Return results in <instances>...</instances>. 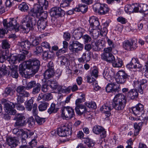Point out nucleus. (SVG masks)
Wrapping results in <instances>:
<instances>
[{
	"mask_svg": "<svg viewBox=\"0 0 148 148\" xmlns=\"http://www.w3.org/2000/svg\"><path fill=\"white\" fill-rule=\"evenodd\" d=\"M49 104V103L47 102H41L38 107L39 110L40 111L45 110L47 109Z\"/></svg>",
	"mask_w": 148,
	"mask_h": 148,
	"instance_id": "obj_42",
	"label": "nucleus"
},
{
	"mask_svg": "<svg viewBox=\"0 0 148 148\" xmlns=\"http://www.w3.org/2000/svg\"><path fill=\"white\" fill-rule=\"evenodd\" d=\"M37 108V104L36 103L34 104L33 106L32 113L33 115L35 116H37L38 113Z\"/></svg>",
	"mask_w": 148,
	"mask_h": 148,
	"instance_id": "obj_57",
	"label": "nucleus"
},
{
	"mask_svg": "<svg viewBox=\"0 0 148 148\" xmlns=\"http://www.w3.org/2000/svg\"><path fill=\"white\" fill-rule=\"evenodd\" d=\"M136 42L135 39L125 40L123 42V47L125 50L128 51L133 50L137 47Z\"/></svg>",
	"mask_w": 148,
	"mask_h": 148,
	"instance_id": "obj_12",
	"label": "nucleus"
},
{
	"mask_svg": "<svg viewBox=\"0 0 148 148\" xmlns=\"http://www.w3.org/2000/svg\"><path fill=\"white\" fill-rule=\"evenodd\" d=\"M50 14L51 16L62 17L65 14V12L59 7H55L51 9Z\"/></svg>",
	"mask_w": 148,
	"mask_h": 148,
	"instance_id": "obj_16",
	"label": "nucleus"
},
{
	"mask_svg": "<svg viewBox=\"0 0 148 148\" xmlns=\"http://www.w3.org/2000/svg\"><path fill=\"white\" fill-rule=\"evenodd\" d=\"M133 4L132 5H127L125 6V11H127L128 12H133Z\"/></svg>",
	"mask_w": 148,
	"mask_h": 148,
	"instance_id": "obj_63",
	"label": "nucleus"
},
{
	"mask_svg": "<svg viewBox=\"0 0 148 148\" xmlns=\"http://www.w3.org/2000/svg\"><path fill=\"white\" fill-rule=\"evenodd\" d=\"M41 46L44 48L50 50L51 47L50 44L48 42L45 41L42 42L41 44Z\"/></svg>",
	"mask_w": 148,
	"mask_h": 148,
	"instance_id": "obj_60",
	"label": "nucleus"
},
{
	"mask_svg": "<svg viewBox=\"0 0 148 148\" xmlns=\"http://www.w3.org/2000/svg\"><path fill=\"white\" fill-rule=\"evenodd\" d=\"M43 51V49L41 47L37 46L35 50L34 51V53L37 55H40Z\"/></svg>",
	"mask_w": 148,
	"mask_h": 148,
	"instance_id": "obj_52",
	"label": "nucleus"
},
{
	"mask_svg": "<svg viewBox=\"0 0 148 148\" xmlns=\"http://www.w3.org/2000/svg\"><path fill=\"white\" fill-rule=\"evenodd\" d=\"M38 2L39 4H36L34 5L33 7L31 8L30 9H34L35 6L38 5L40 7H41V8L42 9H44V10H46L48 7V2L47 0H38Z\"/></svg>",
	"mask_w": 148,
	"mask_h": 148,
	"instance_id": "obj_27",
	"label": "nucleus"
},
{
	"mask_svg": "<svg viewBox=\"0 0 148 148\" xmlns=\"http://www.w3.org/2000/svg\"><path fill=\"white\" fill-rule=\"evenodd\" d=\"M27 123L30 127H32L35 124V121L33 117L29 118L27 121Z\"/></svg>",
	"mask_w": 148,
	"mask_h": 148,
	"instance_id": "obj_64",
	"label": "nucleus"
},
{
	"mask_svg": "<svg viewBox=\"0 0 148 148\" xmlns=\"http://www.w3.org/2000/svg\"><path fill=\"white\" fill-rule=\"evenodd\" d=\"M84 143L89 147H92L95 145V143L89 138H86Z\"/></svg>",
	"mask_w": 148,
	"mask_h": 148,
	"instance_id": "obj_49",
	"label": "nucleus"
},
{
	"mask_svg": "<svg viewBox=\"0 0 148 148\" xmlns=\"http://www.w3.org/2000/svg\"><path fill=\"white\" fill-rule=\"evenodd\" d=\"M17 66L16 65H11L9 66L10 71V75L13 78H17L18 76V73Z\"/></svg>",
	"mask_w": 148,
	"mask_h": 148,
	"instance_id": "obj_28",
	"label": "nucleus"
},
{
	"mask_svg": "<svg viewBox=\"0 0 148 148\" xmlns=\"http://www.w3.org/2000/svg\"><path fill=\"white\" fill-rule=\"evenodd\" d=\"M93 132L97 134H100V137L101 138L105 137L106 136V131L101 126L99 125L95 126L93 128Z\"/></svg>",
	"mask_w": 148,
	"mask_h": 148,
	"instance_id": "obj_18",
	"label": "nucleus"
},
{
	"mask_svg": "<svg viewBox=\"0 0 148 148\" xmlns=\"http://www.w3.org/2000/svg\"><path fill=\"white\" fill-rule=\"evenodd\" d=\"M98 70L96 69H94L91 73L90 76H87V82L88 83L92 82L95 80L94 78H97L98 77Z\"/></svg>",
	"mask_w": 148,
	"mask_h": 148,
	"instance_id": "obj_24",
	"label": "nucleus"
},
{
	"mask_svg": "<svg viewBox=\"0 0 148 148\" xmlns=\"http://www.w3.org/2000/svg\"><path fill=\"white\" fill-rule=\"evenodd\" d=\"M97 29L93 28L90 29V28L89 29L90 34L92 36L94 39H96L99 35V31L97 30Z\"/></svg>",
	"mask_w": 148,
	"mask_h": 148,
	"instance_id": "obj_39",
	"label": "nucleus"
},
{
	"mask_svg": "<svg viewBox=\"0 0 148 148\" xmlns=\"http://www.w3.org/2000/svg\"><path fill=\"white\" fill-rule=\"evenodd\" d=\"M73 34L75 39H79L83 36V33L81 30L79 29H75L73 33Z\"/></svg>",
	"mask_w": 148,
	"mask_h": 148,
	"instance_id": "obj_34",
	"label": "nucleus"
},
{
	"mask_svg": "<svg viewBox=\"0 0 148 148\" xmlns=\"http://www.w3.org/2000/svg\"><path fill=\"white\" fill-rule=\"evenodd\" d=\"M21 52L23 54H19L17 56V58H18L17 61L18 62L23 60L25 59V55H27L29 53L27 50H22Z\"/></svg>",
	"mask_w": 148,
	"mask_h": 148,
	"instance_id": "obj_38",
	"label": "nucleus"
},
{
	"mask_svg": "<svg viewBox=\"0 0 148 148\" xmlns=\"http://www.w3.org/2000/svg\"><path fill=\"white\" fill-rule=\"evenodd\" d=\"M147 82V81L146 79H143L140 80H138L137 81L134 82V86L135 87H137L136 85L137 84L138 86V91L141 94L143 93V89L142 88V86L143 85H146Z\"/></svg>",
	"mask_w": 148,
	"mask_h": 148,
	"instance_id": "obj_21",
	"label": "nucleus"
},
{
	"mask_svg": "<svg viewBox=\"0 0 148 148\" xmlns=\"http://www.w3.org/2000/svg\"><path fill=\"white\" fill-rule=\"evenodd\" d=\"M57 134L60 136L66 137L70 135L71 132L69 128L63 125L58 129Z\"/></svg>",
	"mask_w": 148,
	"mask_h": 148,
	"instance_id": "obj_14",
	"label": "nucleus"
},
{
	"mask_svg": "<svg viewBox=\"0 0 148 148\" xmlns=\"http://www.w3.org/2000/svg\"><path fill=\"white\" fill-rule=\"evenodd\" d=\"M104 77L107 80H109V79L111 75L110 74L109 70L108 69H106L104 70L103 74Z\"/></svg>",
	"mask_w": 148,
	"mask_h": 148,
	"instance_id": "obj_51",
	"label": "nucleus"
},
{
	"mask_svg": "<svg viewBox=\"0 0 148 148\" xmlns=\"http://www.w3.org/2000/svg\"><path fill=\"white\" fill-rule=\"evenodd\" d=\"M25 118L22 114H16L14 120L16 121L14 124L15 126H23L26 123Z\"/></svg>",
	"mask_w": 148,
	"mask_h": 148,
	"instance_id": "obj_15",
	"label": "nucleus"
},
{
	"mask_svg": "<svg viewBox=\"0 0 148 148\" xmlns=\"http://www.w3.org/2000/svg\"><path fill=\"white\" fill-rule=\"evenodd\" d=\"M113 108L112 106L111 107L110 104L107 103L102 106L100 108V110L103 112L108 115L110 114V111Z\"/></svg>",
	"mask_w": 148,
	"mask_h": 148,
	"instance_id": "obj_26",
	"label": "nucleus"
},
{
	"mask_svg": "<svg viewBox=\"0 0 148 148\" xmlns=\"http://www.w3.org/2000/svg\"><path fill=\"white\" fill-rule=\"evenodd\" d=\"M126 67L129 69H137L142 68V66L140 64L138 59L136 58H133L131 62L127 64Z\"/></svg>",
	"mask_w": 148,
	"mask_h": 148,
	"instance_id": "obj_19",
	"label": "nucleus"
},
{
	"mask_svg": "<svg viewBox=\"0 0 148 148\" xmlns=\"http://www.w3.org/2000/svg\"><path fill=\"white\" fill-rule=\"evenodd\" d=\"M34 9H30L28 12V14L23 16V17L28 18V17L39 18V20H45L47 17V12L44 11V9L37 5Z\"/></svg>",
	"mask_w": 148,
	"mask_h": 148,
	"instance_id": "obj_3",
	"label": "nucleus"
},
{
	"mask_svg": "<svg viewBox=\"0 0 148 148\" xmlns=\"http://www.w3.org/2000/svg\"><path fill=\"white\" fill-rule=\"evenodd\" d=\"M47 83L49 85L50 87L53 90L57 89L59 92L62 91V86L58 85L55 81L49 80L47 81Z\"/></svg>",
	"mask_w": 148,
	"mask_h": 148,
	"instance_id": "obj_23",
	"label": "nucleus"
},
{
	"mask_svg": "<svg viewBox=\"0 0 148 148\" xmlns=\"http://www.w3.org/2000/svg\"><path fill=\"white\" fill-rule=\"evenodd\" d=\"M47 21L45 20H39L37 24V21L35 17H28V18L23 17L21 23H26L25 32L27 33L31 30L34 29L36 30L41 31L45 29L47 25Z\"/></svg>",
	"mask_w": 148,
	"mask_h": 148,
	"instance_id": "obj_1",
	"label": "nucleus"
},
{
	"mask_svg": "<svg viewBox=\"0 0 148 148\" xmlns=\"http://www.w3.org/2000/svg\"><path fill=\"white\" fill-rule=\"evenodd\" d=\"M54 74V70L47 69L44 73L45 79H48L53 77Z\"/></svg>",
	"mask_w": 148,
	"mask_h": 148,
	"instance_id": "obj_33",
	"label": "nucleus"
},
{
	"mask_svg": "<svg viewBox=\"0 0 148 148\" xmlns=\"http://www.w3.org/2000/svg\"><path fill=\"white\" fill-rule=\"evenodd\" d=\"M89 22L90 26L92 29H100L101 26L98 18L94 16H92L90 18Z\"/></svg>",
	"mask_w": 148,
	"mask_h": 148,
	"instance_id": "obj_20",
	"label": "nucleus"
},
{
	"mask_svg": "<svg viewBox=\"0 0 148 148\" xmlns=\"http://www.w3.org/2000/svg\"><path fill=\"white\" fill-rule=\"evenodd\" d=\"M104 41L103 40H99L94 43V44L96 45L97 47L98 48V49L99 50H100L102 47V43Z\"/></svg>",
	"mask_w": 148,
	"mask_h": 148,
	"instance_id": "obj_56",
	"label": "nucleus"
},
{
	"mask_svg": "<svg viewBox=\"0 0 148 148\" xmlns=\"http://www.w3.org/2000/svg\"><path fill=\"white\" fill-rule=\"evenodd\" d=\"M13 132L14 134H15L18 136L21 135L22 137L24 136V138H27L28 134L27 132L25 131L23 129H14Z\"/></svg>",
	"mask_w": 148,
	"mask_h": 148,
	"instance_id": "obj_31",
	"label": "nucleus"
},
{
	"mask_svg": "<svg viewBox=\"0 0 148 148\" xmlns=\"http://www.w3.org/2000/svg\"><path fill=\"white\" fill-rule=\"evenodd\" d=\"M61 64L62 65L68 64L69 61L68 59L64 56H61L60 58Z\"/></svg>",
	"mask_w": 148,
	"mask_h": 148,
	"instance_id": "obj_59",
	"label": "nucleus"
},
{
	"mask_svg": "<svg viewBox=\"0 0 148 148\" xmlns=\"http://www.w3.org/2000/svg\"><path fill=\"white\" fill-rule=\"evenodd\" d=\"M69 49L70 51L74 53H78L83 49L84 45L76 40L70 42Z\"/></svg>",
	"mask_w": 148,
	"mask_h": 148,
	"instance_id": "obj_9",
	"label": "nucleus"
},
{
	"mask_svg": "<svg viewBox=\"0 0 148 148\" xmlns=\"http://www.w3.org/2000/svg\"><path fill=\"white\" fill-rule=\"evenodd\" d=\"M119 86L114 83H108L106 87V90L108 92H119L120 90Z\"/></svg>",
	"mask_w": 148,
	"mask_h": 148,
	"instance_id": "obj_17",
	"label": "nucleus"
},
{
	"mask_svg": "<svg viewBox=\"0 0 148 148\" xmlns=\"http://www.w3.org/2000/svg\"><path fill=\"white\" fill-rule=\"evenodd\" d=\"M84 41L86 43H88L90 42L91 40V37L88 35L86 34L82 36Z\"/></svg>",
	"mask_w": 148,
	"mask_h": 148,
	"instance_id": "obj_61",
	"label": "nucleus"
},
{
	"mask_svg": "<svg viewBox=\"0 0 148 148\" xmlns=\"http://www.w3.org/2000/svg\"><path fill=\"white\" fill-rule=\"evenodd\" d=\"M93 9L95 12H97L100 14L104 15L108 12L109 8L107 4L97 3L95 4Z\"/></svg>",
	"mask_w": 148,
	"mask_h": 148,
	"instance_id": "obj_10",
	"label": "nucleus"
},
{
	"mask_svg": "<svg viewBox=\"0 0 148 148\" xmlns=\"http://www.w3.org/2000/svg\"><path fill=\"white\" fill-rule=\"evenodd\" d=\"M17 45L20 46L22 49L28 50L29 48L31 45L30 42L27 40H25L21 42H18Z\"/></svg>",
	"mask_w": 148,
	"mask_h": 148,
	"instance_id": "obj_30",
	"label": "nucleus"
},
{
	"mask_svg": "<svg viewBox=\"0 0 148 148\" xmlns=\"http://www.w3.org/2000/svg\"><path fill=\"white\" fill-rule=\"evenodd\" d=\"M132 111L134 114L139 117L138 119L144 121H147L148 119V116L144 114V106L141 103H139L135 107H133Z\"/></svg>",
	"mask_w": 148,
	"mask_h": 148,
	"instance_id": "obj_6",
	"label": "nucleus"
},
{
	"mask_svg": "<svg viewBox=\"0 0 148 148\" xmlns=\"http://www.w3.org/2000/svg\"><path fill=\"white\" fill-rule=\"evenodd\" d=\"M52 98V95L50 93H47L45 94L44 100L48 101L51 99Z\"/></svg>",
	"mask_w": 148,
	"mask_h": 148,
	"instance_id": "obj_62",
	"label": "nucleus"
},
{
	"mask_svg": "<svg viewBox=\"0 0 148 148\" xmlns=\"http://www.w3.org/2000/svg\"><path fill=\"white\" fill-rule=\"evenodd\" d=\"M101 59L107 62L111 63L114 60V56L112 54H102L101 55Z\"/></svg>",
	"mask_w": 148,
	"mask_h": 148,
	"instance_id": "obj_22",
	"label": "nucleus"
},
{
	"mask_svg": "<svg viewBox=\"0 0 148 148\" xmlns=\"http://www.w3.org/2000/svg\"><path fill=\"white\" fill-rule=\"evenodd\" d=\"M117 21L123 24L126 23L127 22V20L125 18L120 16L117 19Z\"/></svg>",
	"mask_w": 148,
	"mask_h": 148,
	"instance_id": "obj_55",
	"label": "nucleus"
},
{
	"mask_svg": "<svg viewBox=\"0 0 148 148\" xmlns=\"http://www.w3.org/2000/svg\"><path fill=\"white\" fill-rule=\"evenodd\" d=\"M59 110V108L56 106V104L53 103L51 104L47 111L48 113L51 114L57 113Z\"/></svg>",
	"mask_w": 148,
	"mask_h": 148,
	"instance_id": "obj_32",
	"label": "nucleus"
},
{
	"mask_svg": "<svg viewBox=\"0 0 148 148\" xmlns=\"http://www.w3.org/2000/svg\"><path fill=\"white\" fill-rule=\"evenodd\" d=\"M43 56L47 59H51L53 57L54 54L51 51H45L43 52Z\"/></svg>",
	"mask_w": 148,
	"mask_h": 148,
	"instance_id": "obj_46",
	"label": "nucleus"
},
{
	"mask_svg": "<svg viewBox=\"0 0 148 148\" xmlns=\"http://www.w3.org/2000/svg\"><path fill=\"white\" fill-rule=\"evenodd\" d=\"M61 116L65 119H71L75 115L74 110L70 106H64L62 108Z\"/></svg>",
	"mask_w": 148,
	"mask_h": 148,
	"instance_id": "obj_8",
	"label": "nucleus"
},
{
	"mask_svg": "<svg viewBox=\"0 0 148 148\" xmlns=\"http://www.w3.org/2000/svg\"><path fill=\"white\" fill-rule=\"evenodd\" d=\"M26 86H19L17 88L16 90L17 97L16 99L18 103H23L24 101L23 98L29 96V93L26 91Z\"/></svg>",
	"mask_w": 148,
	"mask_h": 148,
	"instance_id": "obj_7",
	"label": "nucleus"
},
{
	"mask_svg": "<svg viewBox=\"0 0 148 148\" xmlns=\"http://www.w3.org/2000/svg\"><path fill=\"white\" fill-rule=\"evenodd\" d=\"M139 12H144L145 14H148V12L147 10L148 9V7L147 5L145 4H139Z\"/></svg>",
	"mask_w": 148,
	"mask_h": 148,
	"instance_id": "obj_41",
	"label": "nucleus"
},
{
	"mask_svg": "<svg viewBox=\"0 0 148 148\" xmlns=\"http://www.w3.org/2000/svg\"><path fill=\"white\" fill-rule=\"evenodd\" d=\"M9 72L7 70V68L5 65H2V66L0 67V77L4 75H9Z\"/></svg>",
	"mask_w": 148,
	"mask_h": 148,
	"instance_id": "obj_36",
	"label": "nucleus"
},
{
	"mask_svg": "<svg viewBox=\"0 0 148 148\" xmlns=\"http://www.w3.org/2000/svg\"><path fill=\"white\" fill-rule=\"evenodd\" d=\"M113 101L112 104L114 108L117 110H122L126 105V97L123 94H118L115 96Z\"/></svg>",
	"mask_w": 148,
	"mask_h": 148,
	"instance_id": "obj_5",
	"label": "nucleus"
},
{
	"mask_svg": "<svg viewBox=\"0 0 148 148\" xmlns=\"http://www.w3.org/2000/svg\"><path fill=\"white\" fill-rule=\"evenodd\" d=\"M112 63V66L114 67H121L123 65V62L121 59L120 58H117L115 59L113 61Z\"/></svg>",
	"mask_w": 148,
	"mask_h": 148,
	"instance_id": "obj_37",
	"label": "nucleus"
},
{
	"mask_svg": "<svg viewBox=\"0 0 148 148\" xmlns=\"http://www.w3.org/2000/svg\"><path fill=\"white\" fill-rule=\"evenodd\" d=\"M130 75L123 71H119L117 73L115 79L118 84H123L128 79Z\"/></svg>",
	"mask_w": 148,
	"mask_h": 148,
	"instance_id": "obj_13",
	"label": "nucleus"
},
{
	"mask_svg": "<svg viewBox=\"0 0 148 148\" xmlns=\"http://www.w3.org/2000/svg\"><path fill=\"white\" fill-rule=\"evenodd\" d=\"M41 87V84L39 83H37V85L33 89L32 93L34 95L38 93L40 91Z\"/></svg>",
	"mask_w": 148,
	"mask_h": 148,
	"instance_id": "obj_44",
	"label": "nucleus"
},
{
	"mask_svg": "<svg viewBox=\"0 0 148 148\" xmlns=\"http://www.w3.org/2000/svg\"><path fill=\"white\" fill-rule=\"evenodd\" d=\"M6 141L7 144L10 146L14 147L18 145V141L14 137H8L7 138Z\"/></svg>",
	"mask_w": 148,
	"mask_h": 148,
	"instance_id": "obj_29",
	"label": "nucleus"
},
{
	"mask_svg": "<svg viewBox=\"0 0 148 148\" xmlns=\"http://www.w3.org/2000/svg\"><path fill=\"white\" fill-rule=\"evenodd\" d=\"M34 102L33 98H32L30 99L26 102L25 104V107L28 111L31 110Z\"/></svg>",
	"mask_w": 148,
	"mask_h": 148,
	"instance_id": "obj_43",
	"label": "nucleus"
},
{
	"mask_svg": "<svg viewBox=\"0 0 148 148\" xmlns=\"http://www.w3.org/2000/svg\"><path fill=\"white\" fill-rule=\"evenodd\" d=\"M10 47V45L7 40H4L2 41V47L3 49H8Z\"/></svg>",
	"mask_w": 148,
	"mask_h": 148,
	"instance_id": "obj_48",
	"label": "nucleus"
},
{
	"mask_svg": "<svg viewBox=\"0 0 148 148\" xmlns=\"http://www.w3.org/2000/svg\"><path fill=\"white\" fill-rule=\"evenodd\" d=\"M80 12L83 13H85L88 10V7L85 5L80 4L79 5Z\"/></svg>",
	"mask_w": 148,
	"mask_h": 148,
	"instance_id": "obj_53",
	"label": "nucleus"
},
{
	"mask_svg": "<svg viewBox=\"0 0 148 148\" xmlns=\"http://www.w3.org/2000/svg\"><path fill=\"white\" fill-rule=\"evenodd\" d=\"M40 66V62L36 59H29L26 62V67L28 75L33 76L38 71Z\"/></svg>",
	"mask_w": 148,
	"mask_h": 148,
	"instance_id": "obj_4",
	"label": "nucleus"
},
{
	"mask_svg": "<svg viewBox=\"0 0 148 148\" xmlns=\"http://www.w3.org/2000/svg\"><path fill=\"white\" fill-rule=\"evenodd\" d=\"M18 8L21 11L27 12L28 11L29 7L26 3L23 2L19 5Z\"/></svg>",
	"mask_w": 148,
	"mask_h": 148,
	"instance_id": "obj_40",
	"label": "nucleus"
},
{
	"mask_svg": "<svg viewBox=\"0 0 148 148\" xmlns=\"http://www.w3.org/2000/svg\"><path fill=\"white\" fill-rule=\"evenodd\" d=\"M7 56L6 54L0 53V62L3 63L5 61L7 60Z\"/></svg>",
	"mask_w": 148,
	"mask_h": 148,
	"instance_id": "obj_58",
	"label": "nucleus"
},
{
	"mask_svg": "<svg viewBox=\"0 0 148 148\" xmlns=\"http://www.w3.org/2000/svg\"><path fill=\"white\" fill-rule=\"evenodd\" d=\"M4 28L7 30V32L8 30L11 31L14 30L16 32H17L19 30L21 31L23 33H26L25 32V29L26 27L23 25L19 26L17 23V21L14 18H10V21H8L7 20L4 19L3 22Z\"/></svg>",
	"mask_w": 148,
	"mask_h": 148,
	"instance_id": "obj_2",
	"label": "nucleus"
},
{
	"mask_svg": "<svg viewBox=\"0 0 148 148\" xmlns=\"http://www.w3.org/2000/svg\"><path fill=\"white\" fill-rule=\"evenodd\" d=\"M37 85V83L36 81H31L27 84L26 86V88L27 90L30 89L35 87Z\"/></svg>",
	"mask_w": 148,
	"mask_h": 148,
	"instance_id": "obj_47",
	"label": "nucleus"
},
{
	"mask_svg": "<svg viewBox=\"0 0 148 148\" xmlns=\"http://www.w3.org/2000/svg\"><path fill=\"white\" fill-rule=\"evenodd\" d=\"M26 71H23L22 70H19V73L22 77H24L26 78H29L33 76L32 75H28L27 72V68L26 69Z\"/></svg>",
	"mask_w": 148,
	"mask_h": 148,
	"instance_id": "obj_54",
	"label": "nucleus"
},
{
	"mask_svg": "<svg viewBox=\"0 0 148 148\" xmlns=\"http://www.w3.org/2000/svg\"><path fill=\"white\" fill-rule=\"evenodd\" d=\"M18 58L17 56H11L8 57L7 56V60L10 64H15V62L17 61Z\"/></svg>",
	"mask_w": 148,
	"mask_h": 148,
	"instance_id": "obj_45",
	"label": "nucleus"
},
{
	"mask_svg": "<svg viewBox=\"0 0 148 148\" xmlns=\"http://www.w3.org/2000/svg\"><path fill=\"white\" fill-rule=\"evenodd\" d=\"M75 110L76 113L79 115L84 114V116H86L87 112L86 107L84 105L75 106Z\"/></svg>",
	"mask_w": 148,
	"mask_h": 148,
	"instance_id": "obj_25",
	"label": "nucleus"
},
{
	"mask_svg": "<svg viewBox=\"0 0 148 148\" xmlns=\"http://www.w3.org/2000/svg\"><path fill=\"white\" fill-rule=\"evenodd\" d=\"M35 119L37 123L39 125H42L45 121V118L40 117L38 115L35 116Z\"/></svg>",
	"mask_w": 148,
	"mask_h": 148,
	"instance_id": "obj_50",
	"label": "nucleus"
},
{
	"mask_svg": "<svg viewBox=\"0 0 148 148\" xmlns=\"http://www.w3.org/2000/svg\"><path fill=\"white\" fill-rule=\"evenodd\" d=\"M128 95L131 99L136 98L138 96V93L136 89L130 90L128 93Z\"/></svg>",
	"mask_w": 148,
	"mask_h": 148,
	"instance_id": "obj_35",
	"label": "nucleus"
},
{
	"mask_svg": "<svg viewBox=\"0 0 148 148\" xmlns=\"http://www.w3.org/2000/svg\"><path fill=\"white\" fill-rule=\"evenodd\" d=\"M2 101L4 103V108L5 112L10 115H14L16 112V111L14 109L15 107L14 103L8 101L4 99H3Z\"/></svg>",
	"mask_w": 148,
	"mask_h": 148,
	"instance_id": "obj_11",
	"label": "nucleus"
}]
</instances>
